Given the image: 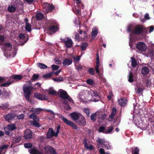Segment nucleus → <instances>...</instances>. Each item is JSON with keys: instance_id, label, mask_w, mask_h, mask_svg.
<instances>
[{"instance_id": "obj_1", "label": "nucleus", "mask_w": 154, "mask_h": 154, "mask_svg": "<svg viewBox=\"0 0 154 154\" xmlns=\"http://www.w3.org/2000/svg\"><path fill=\"white\" fill-rule=\"evenodd\" d=\"M23 5L22 1L20 0H15L12 4L9 5L8 8V10L11 13L16 11L22 10Z\"/></svg>"}, {"instance_id": "obj_2", "label": "nucleus", "mask_w": 154, "mask_h": 154, "mask_svg": "<svg viewBox=\"0 0 154 154\" xmlns=\"http://www.w3.org/2000/svg\"><path fill=\"white\" fill-rule=\"evenodd\" d=\"M146 30V29L143 26L138 25L133 28V34L136 35H140Z\"/></svg>"}, {"instance_id": "obj_3", "label": "nucleus", "mask_w": 154, "mask_h": 154, "mask_svg": "<svg viewBox=\"0 0 154 154\" xmlns=\"http://www.w3.org/2000/svg\"><path fill=\"white\" fill-rule=\"evenodd\" d=\"M60 128V126H58L57 128L56 132H54L53 130L51 128L48 129V132L46 135V137L48 138H50L54 136L57 137L59 133V130Z\"/></svg>"}, {"instance_id": "obj_4", "label": "nucleus", "mask_w": 154, "mask_h": 154, "mask_svg": "<svg viewBox=\"0 0 154 154\" xmlns=\"http://www.w3.org/2000/svg\"><path fill=\"white\" fill-rule=\"evenodd\" d=\"M61 100L63 102L65 105L64 107L65 109L67 110H69L71 109L70 106L67 104L68 101H69L72 103H73V101L71 98V97H60Z\"/></svg>"}, {"instance_id": "obj_5", "label": "nucleus", "mask_w": 154, "mask_h": 154, "mask_svg": "<svg viewBox=\"0 0 154 154\" xmlns=\"http://www.w3.org/2000/svg\"><path fill=\"white\" fill-rule=\"evenodd\" d=\"M23 89L24 96H30L34 89V88L32 86L29 85L23 86Z\"/></svg>"}, {"instance_id": "obj_6", "label": "nucleus", "mask_w": 154, "mask_h": 154, "mask_svg": "<svg viewBox=\"0 0 154 154\" xmlns=\"http://www.w3.org/2000/svg\"><path fill=\"white\" fill-rule=\"evenodd\" d=\"M59 29V27L57 26L50 25L45 31L46 33L51 35L58 31Z\"/></svg>"}, {"instance_id": "obj_7", "label": "nucleus", "mask_w": 154, "mask_h": 154, "mask_svg": "<svg viewBox=\"0 0 154 154\" xmlns=\"http://www.w3.org/2000/svg\"><path fill=\"white\" fill-rule=\"evenodd\" d=\"M97 142L98 143V147L101 146L104 147L107 149H110L111 148L110 146L109 145L108 142L105 141L104 139L98 138Z\"/></svg>"}, {"instance_id": "obj_8", "label": "nucleus", "mask_w": 154, "mask_h": 154, "mask_svg": "<svg viewBox=\"0 0 154 154\" xmlns=\"http://www.w3.org/2000/svg\"><path fill=\"white\" fill-rule=\"evenodd\" d=\"M44 11L48 13L51 12L54 8V6L52 4L45 3L43 5Z\"/></svg>"}, {"instance_id": "obj_9", "label": "nucleus", "mask_w": 154, "mask_h": 154, "mask_svg": "<svg viewBox=\"0 0 154 154\" xmlns=\"http://www.w3.org/2000/svg\"><path fill=\"white\" fill-rule=\"evenodd\" d=\"M60 118L62 119L66 124L72 127L74 129H77L76 125L71 121L68 120L67 119L62 116L60 117Z\"/></svg>"}, {"instance_id": "obj_10", "label": "nucleus", "mask_w": 154, "mask_h": 154, "mask_svg": "<svg viewBox=\"0 0 154 154\" xmlns=\"http://www.w3.org/2000/svg\"><path fill=\"white\" fill-rule=\"evenodd\" d=\"M136 48L140 51H145L147 48V47L143 42H139L136 44Z\"/></svg>"}, {"instance_id": "obj_11", "label": "nucleus", "mask_w": 154, "mask_h": 154, "mask_svg": "<svg viewBox=\"0 0 154 154\" xmlns=\"http://www.w3.org/2000/svg\"><path fill=\"white\" fill-rule=\"evenodd\" d=\"M70 116L74 121H76L79 119L80 117L83 118V116L80 113L76 112L71 113L70 114Z\"/></svg>"}, {"instance_id": "obj_12", "label": "nucleus", "mask_w": 154, "mask_h": 154, "mask_svg": "<svg viewBox=\"0 0 154 154\" xmlns=\"http://www.w3.org/2000/svg\"><path fill=\"white\" fill-rule=\"evenodd\" d=\"M44 148L46 154H55V151L52 146L46 145Z\"/></svg>"}, {"instance_id": "obj_13", "label": "nucleus", "mask_w": 154, "mask_h": 154, "mask_svg": "<svg viewBox=\"0 0 154 154\" xmlns=\"http://www.w3.org/2000/svg\"><path fill=\"white\" fill-rule=\"evenodd\" d=\"M96 116H97L98 118H100L102 119H103L105 116V115H103L100 113L99 114L98 112H97L95 113L92 114L91 116V119L93 121H95L96 119Z\"/></svg>"}, {"instance_id": "obj_14", "label": "nucleus", "mask_w": 154, "mask_h": 154, "mask_svg": "<svg viewBox=\"0 0 154 154\" xmlns=\"http://www.w3.org/2000/svg\"><path fill=\"white\" fill-rule=\"evenodd\" d=\"M24 137L27 140L32 138V136L31 131L29 129H27L25 132Z\"/></svg>"}, {"instance_id": "obj_15", "label": "nucleus", "mask_w": 154, "mask_h": 154, "mask_svg": "<svg viewBox=\"0 0 154 154\" xmlns=\"http://www.w3.org/2000/svg\"><path fill=\"white\" fill-rule=\"evenodd\" d=\"M57 95H58V96L61 97L69 96L67 92L62 89H60L58 90L57 91Z\"/></svg>"}, {"instance_id": "obj_16", "label": "nucleus", "mask_w": 154, "mask_h": 154, "mask_svg": "<svg viewBox=\"0 0 154 154\" xmlns=\"http://www.w3.org/2000/svg\"><path fill=\"white\" fill-rule=\"evenodd\" d=\"M29 152L31 154H43L42 152L39 151L35 147L29 149Z\"/></svg>"}, {"instance_id": "obj_17", "label": "nucleus", "mask_w": 154, "mask_h": 154, "mask_svg": "<svg viewBox=\"0 0 154 154\" xmlns=\"http://www.w3.org/2000/svg\"><path fill=\"white\" fill-rule=\"evenodd\" d=\"M118 101L120 105L122 106H125L126 105L128 100L126 98L122 97L119 99Z\"/></svg>"}, {"instance_id": "obj_18", "label": "nucleus", "mask_w": 154, "mask_h": 154, "mask_svg": "<svg viewBox=\"0 0 154 154\" xmlns=\"http://www.w3.org/2000/svg\"><path fill=\"white\" fill-rule=\"evenodd\" d=\"M140 71L141 74L144 75L148 74L149 71V68L145 66H143Z\"/></svg>"}, {"instance_id": "obj_19", "label": "nucleus", "mask_w": 154, "mask_h": 154, "mask_svg": "<svg viewBox=\"0 0 154 154\" xmlns=\"http://www.w3.org/2000/svg\"><path fill=\"white\" fill-rule=\"evenodd\" d=\"M65 46L67 48H69L72 46L73 45V42L71 39L68 38L66 40V41L65 42Z\"/></svg>"}, {"instance_id": "obj_20", "label": "nucleus", "mask_w": 154, "mask_h": 154, "mask_svg": "<svg viewBox=\"0 0 154 154\" xmlns=\"http://www.w3.org/2000/svg\"><path fill=\"white\" fill-rule=\"evenodd\" d=\"M46 91L49 95L53 96L57 95V91H55L53 88H50Z\"/></svg>"}, {"instance_id": "obj_21", "label": "nucleus", "mask_w": 154, "mask_h": 154, "mask_svg": "<svg viewBox=\"0 0 154 154\" xmlns=\"http://www.w3.org/2000/svg\"><path fill=\"white\" fill-rule=\"evenodd\" d=\"M72 63V59H69L68 58H66L63 62V64L64 66H69Z\"/></svg>"}, {"instance_id": "obj_22", "label": "nucleus", "mask_w": 154, "mask_h": 154, "mask_svg": "<svg viewBox=\"0 0 154 154\" xmlns=\"http://www.w3.org/2000/svg\"><path fill=\"white\" fill-rule=\"evenodd\" d=\"M35 97L36 99L40 100H46L48 102H51L52 100L50 97Z\"/></svg>"}, {"instance_id": "obj_23", "label": "nucleus", "mask_w": 154, "mask_h": 154, "mask_svg": "<svg viewBox=\"0 0 154 154\" xmlns=\"http://www.w3.org/2000/svg\"><path fill=\"white\" fill-rule=\"evenodd\" d=\"M77 123L79 125L83 126H85L86 124L85 120L84 117L83 116V118L81 117L79 119L77 122Z\"/></svg>"}, {"instance_id": "obj_24", "label": "nucleus", "mask_w": 154, "mask_h": 154, "mask_svg": "<svg viewBox=\"0 0 154 154\" xmlns=\"http://www.w3.org/2000/svg\"><path fill=\"white\" fill-rule=\"evenodd\" d=\"M36 19L38 20H41L44 18L43 14L41 12H38L36 14Z\"/></svg>"}, {"instance_id": "obj_25", "label": "nucleus", "mask_w": 154, "mask_h": 154, "mask_svg": "<svg viewBox=\"0 0 154 154\" xmlns=\"http://www.w3.org/2000/svg\"><path fill=\"white\" fill-rule=\"evenodd\" d=\"M4 117L6 120L8 121L12 119L14 117V116L13 114H8L5 116Z\"/></svg>"}, {"instance_id": "obj_26", "label": "nucleus", "mask_w": 154, "mask_h": 154, "mask_svg": "<svg viewBox=\"0 0 154 154\" xmlns=\"http://www.w3.org/2000/svg\"><path fill=\"white\" fill-rule=\"evenodd\" d=\"M83 143L85 148L86 149L92 150L93 149V147L92 145H90L89 146H88L87 143V140L85 139L84 140Z\"/></svg>"}, {"instance_id": "obj_27", "label": "nucleus", "mask_w": 154, "mask_h": 154, "mask_svg": "<svg viewBox=\"0 0 154 154\" xmlns=\"http://www.w3.org/2000/svg\"><path fill=\"white\" fill-rule=\"evenodd\" d=\"M113 127L112 126L109 127L107 129L104 131L103 133L106 134H109L111 133L112 131L113 130Z\"/></svg>"}, {"instance_id": "obj_28", "label": "nucleus", "mask_w": 154, "mask_h": 154, "mask_svg": "<svg viewBox=\"0 0 154 154\" xmlns=\"http://www.w3.org/2000/svg\"><path fill=\"white\" fill-rule=\"evenodd\" d=\"M87 38V37H85V36L83 37H80L79 36V34L78 33H76L75 35V36L74 37V38L77 41H79L80 39H85Z\"/></svg>"}, {"instance_id": "obj_29", "label": "nucleus", "mask_w": 154, "mask_h": 154, "mask_svg": "<svg viewBox=\"0 0 154 154\" xmlns=\"http://www.w3.org/2000/svg\"><path fill=\"white\" fill-rule=\"evenodd\" d=\"M21 140V137L19 136H17L13 139V143H17Z\"/></svg>"}, {"instance_id": "obj_30", "label": "nucleus", "mask_w": 154, "mask_h": 154, "mask_svg": "<svg viewBox=\"0 0 154 154\" xmlns=\"http://www.w3.org/2000/svg\"><path fill=\"white\" fill-rule=\"evenodd\" d=\"M131 65L134 68L137 65V62L136 59L133 57H131Z\"/></svg>"}, {"instance_id": "obj_31", "label": "nucleus", "mask_w": 154, "mask_h": 154, "mask_svg": "<svg viewBox=\"0 0 154 154\" xmlns=\"http://www.w3.org/2000/svg\"><path fill=\"white\" fill-rule=\"evenodd\" d=\"M8 129L10 131H12L17 128L15 125L14 124H11L8 125L7 126Z\"/></svg>"}, {"instance_id": "obj_32", "label": "nucleus", "mask_w": 154, "mask_h": 154, "mask_svg": "<svg viewBox=\"0 0 154 154\" xmlns=\"http://www.w3.org/2000/svg\"><path fill=\"white\" fill-rule=\"evenodd\" d=\"M116 109L115 108H113V109H112V112L109 116V118H110L111 119H113L114 116L116 115Z\"/></svg>"}, {"instance_id": "obj_33", "label": "nucleus", "mask_w": 154, "mask_h": 154, "mask_svg": "<svg viewBox=\"0 0 154 154\" xmlns=\"http://www.w3.org/2000/svg\"><path fill=\"white\" fill-rule=\"evenodd\" d=\"M39 121V119H38V120L36 121V119L34 120L33 121H31L30 122V123L31 125H34L35 126L38 127H39L40 126L39 124L38 123Z\"/></svg>"}, {"instance_id": "obj_34", "label": "nucleus", "mask_w": 154, "mask_h": 154, "mask_svg": "<svg viewBox=\"0 0 154 154\" xmlns=\"http://www.w3.org/2000/svg\"><path fill=\"white\" fill-rule=\"evenodd\" d=\"M134 75L133 73L131 72H130L128 76V81L130 83H132L134 81L133 80Z\"/></svg>"}, {"instance_id": "obj_35", "label": "nucleus", "mask_w": 154, "mask_h": 154, "mask_svg": "<svg viewBox=\"0 0 154 154\" xmlns=\"http://www.w3.org/2000/svg\"><path fill=\"white\" fill-rule=\"evenodd\" d=\"M37 66L39 68L42 69H46L48 67L47 65L41 63H37Z\"/></svg>"}, {"instance_id": "obj_36", "label": "nucleus", "mask_w": 154, "mask_h": 154, "mask_svg": "<svg viewBox=\"0 0 154 154\" xmlns=\"http://www.w3.org/2000/svg\"><path fill=\"white\" fill-rule=\"evenodd\" d=\"M88 46V44L86 42H84L82 43L81 46V49L83 51L85 50Z\"/></svg>"}, {"instance_id": "obj_37", "label": "nucleus", "mask_w": 154, "mask_h": 154, "mask_svg": "<svg viewBox=\"0 0 154 154\" xmlns=\"http://www.w3.org/2000/svg\"><path fill=\"white\" fill-rule=\"evenodd\" d=\"M98 30L96 28L93 29L91 33V36L93 37H95L97 35Z\"/></svg>"}, {"instance_id": "obj_38", "label": "nucleus", "mask_w": 154, "mask_h": 154, "mask_svg": "<svg viewBox=\"0 0 154 154\" xmlns=\"http://www.w3.org/2000/svg\"><path fill=\"white\" fill-rule=\"evenodd\" d=\"M88 94L89 95H91V96H99L96 91H88Z\"/></svg>"}, {"instance_id": "obj_39", "label": "nucleus", "mask_w": 154, "mask_h": 154, "mask_svg": "<svg viewBox=\"0 0 154 154\" xmlns=\"http://www.w3.org/2000/svg\"><path fill=\"white\" fill-rule=\"evenodd\" d=\"M29 117L30 119H32L33 120L36 119V121H38L39 118L35 114L32 113L29 116Z\"/></svg>"}, {"instance_id": "obj_40", "label": "nucleus", "mask_w": 154, "mask_h": 154, "mask_svg": "<svg viewBox=\"0 0 154 154\" xmlns=\"http://www.w3.org/2000/svg\"><path fill=\"white\" fill-rule=\"evenodd\" d=\"M13 78L15 80H20L22 78V76L21 75H13Z\"/></svg>"}, {"instance_id": "obj_41", "label": "nucleus", "mask_w": 154, "mask_h": 154, "mask_svg": "<svg viewBox=\"0 0 154 154\" xmlns=\"http://www.w3.org/2000/svg\"><path fill=\"white\" fill-rule=\"evenodd\" d=\"M54 74V72H51L50 73H47L44 75L43 77L45 78H49L52 76Z\"/></svg>"}, {"instance_id": "obj_42", "label": "nucleus", "mask_w": 154, "mask_h": 154, "mask_svg": "<svg viewBox=\"0 0 154 154\" xmlns=\"http://www.w3.org/2000/svg\"><path fill=\"white\" fill-rule=\"evenodd\" d=\"M25 28L26 30L29 32L31 31V26L29 23H26Z\"/></svg>"}, {"instance_id": "obj_43", "label": "nucleus", "mask_w": 154, "mask_h": 154, "mask_svg": "<svg viewBox=\"0 0 154 154\" xmlns=\"http://www.w3.org/2000/svg\"><path fill=\"white\" fill-rule=\"evenodd\" d=\"M9 145H3L0 147V152H2L4 149H7L8 148Z\"/></svg>"}, {"instance_id": "obj_44", "label": "nucleus", "mask_w": 154, "mask_h": 154, "mask_svg": "<svg viewBox=\"0 0 154 154\" xmlns=\"http://www.w3.org/2000/svg\"><path fill=\"white\" fill-rule=\"evenodd\" d=\"M86 82L87 84L92 85H93L94 83V81L91 79L87 80Z\"/></svg>"}, {"instance_id": "obj_45", "label": "nucleus", "mask_w": 154, "mask_h": 154, "mask_svg": "<svg viewBox=\"0 0 154 154\" xmlns=\"http://www.w3.org/2000/svg\"><path fill=\"white\" fill-rule=\"evenodd\" d=\"M4 45L5 47L10 48V49L9 50L10 51L12 49V45L10 43L6 42L4 44Z\"/></svg>"}, {"instance_id": "obj_46", "label": "nucleus", "mask_w": 154, "mask_h": 154, "mask_svg": "<svg viewBox=\"0 0 154 154\" xmlns=\"http://www.w3.org/2000/svg\"><path fill=\"white\" fill-rule=\"evenodd\" d=\"M77 7H75V10H74V12L77 15H80L81 14V9L80 8H77Z\"/></svg>"}, {"instance_id": "obj_47", "label": "nucleus", "mask_w": 154, "mask_h": 154, "mask_svg": "<svg viewBox=\"0 0 154 154\" xmlns=\"http://www.w3.org/2000/svg\"><path fill=\"white\" fill-rule=\"evenodd\" d=\"M88 72L92 75H94L95 74L94 69L93 68H90L88 70Z\"/></svg>"}, {"instance_id": "obj_48", "label": "nucleus", "mask_w": 154, "mask_h": 154, "mask_svg": "<svg viewBox=\"0 0 154 154\" xmlns=\"http://www.w3.org/2000/svg\"><path fill=\"white\" fill-rule=\"evenodd\" d=\"M53 80L55 82H61L63 80V78L62 77L53 78Z\"/></svg>"}, {"instance_id": "obj_49", "label": "nucleus", "mask_w": 154, "mask_h": 154, "mask_svg": "<svg viewBox=\"0 0 154 154\" xmlns=\"http://www.w3.org/2000/svg\"><path fill=\"white\" fill-rule=\"evenodd\" d=\"M100 100V98L99 97H93L90 100L92 101L96 102L99 101Z\"/></svg>"}, {"instance_id": "obj_50", "label": "nucleus", "mask_w": 154, "mask_h": 154, "mask_svg": "<svg viewBox=\"0 0 154 154\" xmlns=\"http://www.w3.org/2000/svg\"><path fill=\"white\" fill-rule=\"evenodd\" d=\"M51 67L53 70H57L59 67V66L54 64L52 65Z\"/></svg>"}, {"instance_id": "obj_51", "label": "nucleus", "mask_w": 154, "mask_h": 154, "mask_svg": "<svg viewBox=\"0 0 154 154\" xmlns=\"http://www.w3.org/2000/svg\"><path fill=\"white\" fill-rule=\"evenodd\" d=\"M11 83H12V82H5V83L2 84L1 85V86H2V87H5V86L8 87L11 84Z\"/></svg>"}, {"instance_id": "obj_52", "label": "nucleus", "mask_w": 154, "mask_h": 154, "mask_svg": "<svg viewBox=\"0 0 154 154\" xmlns=\"http://www.w3.org/2000/svg\"><path fill=\"white\" fill-rule=\"evenodd\" d=\"M24 146L26 148H30L32 146V144L30 143H26L24 144Z\"/></svg>"}, {"instance_id": "obj_53", "label": "nucleus", "mask_w": 154, "mask_h": 154, "mask_svg": "<svg viewBox=\"0 0 154 154\" xmlns=\"http://www.w3.org/2000/svg\"><path fill=\"white\" fill-rule=\"evenodd\" d=\"M42 110V109L40 108H36L34 109V113L37 114H38Z\"/></svg>"}, {"instance_id": "obj_54", "label": "nucleus", "mask_w": 154, "mask_h": 154, "mask_svg": "<svg viewBox=\"0 0 154 154\" xmlns=\"http://www.w3.org/2000/svg\"><path fill=\"white\" fill-rule=\"evenodd\" d=\"M39 75L36 74H34L33 75L32 80L33 81H35L39 77Z\"/></svg>"}, {"instance_id": "obj_55", "label": "nucleus", "mask_w": 154, "mask_h": 154, "mask_svg": "<svg viewBox=\"0 0 154 154\" xmlns=\"http://www.w3.org/2000/svg\"><path fill=\"white\" fill-rule=\"evenodd\" d=\"M84 112L88 116H89L90 115V110L89 109L85 108L83 110Z\"/></svg>"}, {"instance_id": "obj_56", "label": "nucleus", "mask_w": 154, "mask_h": 154, "mask_svg": "<svg viewBox=\"0 0 154 154\" xmlns=\"http://www.w3.org/2000/svg\"><path fill=\"white\" fill-rule=\"evenodd\" d=\"M127 31L128 32H131L133 34V29H132V26H129L128 28Z\"/></svg>"}, {"instance_id": "obj_57", "label": "nucleus", "mask_w": 154, "mask_h": 154, "mask_svg": "<svg viewBox=\"0 0 154 154\" xmlns=\"http://www.w3.org/2000/svg\"><path fill=\"white\" fill-rule=\"evenodd\" d=\"M18 37L20 39H23L25 38V36L24 34L21 33L19 34Z\"/></svg>"}, {"instance_id": "obj_58", "label": "nucleus", "mask_w": 154, "mask_h": 154, "mask_svg": "<svg viewBox=\"0 0 154 154\" xmlns=\"http://www.w3.org/2000/svg\"><path fill=\"white\" fill-rule=\"evenodd\" d=\"M46 110L48 112L50 113V114L53 117H54L55 114L53 111L50 109H47Z\"/></svg>"}, {"instance_id": "obj_59", "label": "nucleus", "mask_w": 154, "mask_h": 154, "mask_svg": "<svg viewBox=\"0 0 154 154\" xmlns=\"http://www.w3.org/2000/svg\"><path fill=\"white\" fill-rule=\"evenodd\" d=\"M99 151L101 154H109V153L107 152L106 153L104 151V149L102 148L100 149Z\"/></svg>"}, {"instance_id": "obj_60", "label": "nucleus", "mask_w": 154, "mask_h": 154, "mask_svg": "<svg viewBox=\"0 0 154 154\" xmlns=\"http://www.w3.org/2000/svg\"><path fill=\"white\" fill-rule=\"evenodd\" d=\"M79 100L80 102L83 103H86L88 102L89 101H90V100H87L86 101L85 100H83L81 98H79Z\"/></svg>"}, {"instance_id": "obj_61", "label": "nucleus", "mask_w": 154, "mask_h": 154, "mask_svg": "<svg viewBox=\"0 0 154 154\" xmlns=\"http://www.w3.org/2000/svg\"><path fill=\"white\" fill-rule=\"evenodd\" d=\"M11 95V94L9 92L5 91L4 92L5 96H10Z\"/></svg>"}, {"instance_id": "obj_62", "label": "nucleus", "mask_w": 154, "mask_h": 154, "mask_svg": "<svg viewBox=\"0 0 154 154\" xmlns=\"http://www.w3.org/2000/svg\"><path fill=\"white\" fill-rule=\"evenodd\" d=\"M105 129V128L104 126H101L100 127L99 131V132H103L104 131V130Z\"/></svg>"}, {"instance_id": "obj_63", "label": "nucleus", "mask_w": 154, "mask_h": 154, "mask_svg": "<svg viewBox=\"0 0 154 154\" xmlns=\"http://www.w3.org/2000/svg\"><path fill=\"white\" fill-rule=\"evenodd\" d=\"M139 149L137 147H136L135 148V151L134 153L133 154H139Z\"/></svg>"}, {"instance_id": "obj_64", "label": "nucleus", "mask_w": 154, "mask_h": 154, "mask_svg": "<svg viewBox=\"0 0 154 154\" xmlns=\"http://www.w3.org/2000/svg\"><path fill=\"white\" fill-rule=\"evenodd\" d=\"M55 63L56 64H60L61 63V61L58 59L56 58L55 59Z\"/></svg>"}]
</instances>
